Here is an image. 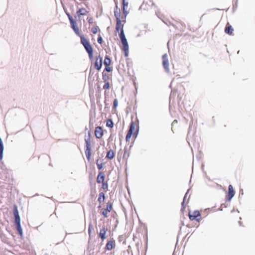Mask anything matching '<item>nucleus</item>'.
I'll use <instances>...</instances> for the list:
<instances>
[{"label": "nucleus", "instance_id": "1", "mask_svg": "<svg viewBox=\"0 0 255 255\" xmlns=\"http://www.w3.org/2000/svg\"><path fill=\"white\" fill-rule=\"evenodd\" d=\"M119 33V37L122 43L123 47H121L125 57H128L129 54V45L128 40L126 37L124 30L120 31Z\"/></svg>", "mask_w": 255, "mask_h": 255}, {"label": "nucleus", "instance_id": "2", "mask_svg": "<svg viewBox=\"0 0 255 255\" xmlns=\"http://www.w3.org/2000/svg\"><path fill=\"white\" fill-rule=\"evenodd\" d=\"M81 42L89 54L91 60L93 59V48L89 42L83 36H81Z\"/></svg>", "mask_w": 255, "mask_h": 255}, {"label": "nucleus", "instance_id": "3", "mask_svg": "<svg viewBox=\"0 0 255 255\" xmlns=\"http://www.w3.org/2000/svg\"><path fill=\"white\" fill-rule=\"evenodd\" d=\"M235 190L234 189V187L232 184H229L228 186V191H226L225 195V202H230L233 198L235 195Z\"/></svg>", "mask_w": 255, "mask_h": 255}, {"label": "nucleus", "instance_id": "4", "mask_svg": "<svg viewBox=\"0 0 255 255\" xmlns=\"http://www.w3.org/2000/svg\"><path fill=\"white\" fill-rule=\"evenodd\" d=\"M135 126V122L133 120H131L129 124V125L128 126V132L127 133L126 136V142H129L130 139L131 138L132 135L134 133V130Z\"/></svg>", "mask_w": 255, "mask_h": 255}, {"label": "nucleus", "instance_id": "5", "mask_svg": "<svg viewBox=\"0 0 255 255\" xmlns=\"http://www.w3.org/2000/svg\"><path fill=\"white\" fill-rule=\"evenodd\" d=\"M190 213L191 211L189 210L188 216L189 219L191 221H195L198 223L200 222V221H201V218H200L201 216V214L199 210H194L192 214H191Z\"/></svg>", "mask_w": 255, "mask_h": 255}, {"label": "nucleus", "instance_id": "6", "mask_svg": "<svg viewBox=\"0 0 255 255\" xmlns=\"http://www.w3.org/2000/svg\"><path fill=\"white\" fill-rule=\"evenodd\" d=\"M162 65L165 70L167 73L169 72V63L168 58V55L166 53H164L162 56Z\"/></svg>", "mask_w": 255, "mask_h": 255}, {"label": "nucleus", "instance_id": "7", "mask_svg": "<svg viewBox=\"0 0 255 255\" xmlns=\"http://www.w3.org/2000/svg\"><path fill=\"white\" fill-rule=\"evenodd\" d=\"M108 231V229L105 226H103L100 229V232L98 233V229L97 228V234H98V236L101 238L102 242H103L106 239V234Z\"/></svg>", "mask_w": 255, "mask_h": 255}, {"label": "nucleus", "instance_id": "8", "mask_svg": "<svg viewBox=\"0 0 255 255\" xmlns=\"http://www.w3.org/2000/svg\"><path fill=\"white\" fill-rule=\"evenodd\" d=\"M116 246L115 240L112 238L107 241V243L104 248L106 251H111Z\"/></svg>", "mask_w": 255, "mask_h": 255}, {"label": "nucleus", "instance_id": "9", "mask_svg": "<svg viewBox=\"0 0 255 255\" xmlns=\"http://www.w3.org/2000/svg\"><path fill=\"white\" fill-rule=\"evenodd\" d=\"M124 23H123L122 20H116L115 32L116 33L119 32L120 31L124 30Z\"/></svg>", "mask_w": 255, "mask_h": 255}, {"label": "nucleus", "instance_id": "10", "mask_svg": "<svg viewBox=\"0 0 255 255\" xmlns=\"http://www.w3.org/2000/svg\"><path fill=\"white\" fill-rule=\"evenodd\" d=\"M13 214L15 217V223L16 225H20V218L19 216L17 207L16 205L14 207Z\"/></svg>", "mask_w": 255, "mask_h": 255}, {"label": "nucleus", "instance_id": "11", "mask_svg": "<svg viewBox=\"0 0 255 255\" xmlns=\"http://www.w3.org/2000/svg\"><path fill=\"white\" fill-rule=\"evenodd\" d=\"M234 28L233 26L229 24V22L226 24L225 28V33L228 34L229 35H233L234 34Z\"/></svg>", "mask_w": 255, "mask_h": 255}, {"label": "nucleus", "instance_id": "12", "mask_svg": "<svg viewBox=\"0 0 255 255\" xmlns=\"http://www.w3.org/2000/svg\"><path fill=\"white\" fill-rule=\"evenodd\" d=\"M105 178L106 175L105 173L101 171H99L98 176H97V183L101 184V182L105 181Z\"/></svg>", "mask_w": 255, "mask_h": 255}, {"label": "nucleus", "instance_id": "13", "mask_svg": "<svg viewBox=\"0 0 255 255\" xmlns=\"http://www.w3.org/2000/svg\"><path fill=\"white\" fill-rule=\"evenodd\" d=\"M103 58L100 55H97V70L100 71L103 66Z\"/></svg>", "mask_w": 255, "mask_h": 255}, {"label": "nucleus", "instance_id": "14", "mask_svg": "<svg viewBox=\"0 0 255 255\" xmlns=\"http://www.w3.org/2000/svg\"><path fill=\"white\" fill-rule=\"evenodd\" d=\"M116 153L112 149H109L107 153L106 158L109 160H112L115 157Z\"/></svg>", "mask_w": 255, "mask_h": 255}, {"label": "nucleus", "instance_id": "15", "mask_svg": "<svg viewBox=\"0 0 255 255\" xmlns=\"http://www.w3.org/2000/svg\"><path fill=\"white\" fill-rule=\"evenodd\" d=\"M104 130L102 127L97 126V139L101 138L104 135Z\"/></svg>", "mask_w": 255, "mask_h": 255}, {"label": "nucleus", "instance_id": "16", "mask_svg": "<svg viewBox=\"0 0 255 255\" xmlns=\"http://www.w3.org/2000/svg\"><path fill=\"white\" fill-rule=\"evenodd\" d=\"M86 150L85 151V153L86 155V157L87 159L89 161L90 159V156H91V147H90V144L87 141H86Z\"/></svg>", "mask_w": 255, "mask_h": 255}, {"label": "nucleus", "instance_id": "17", "mask_svg": "<svg viewBox=\"0 0 255 255\" xmlns=\"http://www.w3.org/2000/svg\"><path fill=\"white\" fill-rule=\"evenodd\" d=\"M106 199L105 194L104 192H100L97 201L100 204L104 202Z\"/></svg>", "mask_w": 255, "mask_h": 255}, {"label": "nucleus", "instance_id": "18", "mask_svg": "<svg viewBox=\"0 0 255 255\" xmlns=\"http://www.w3.org/2000/svg\"><path fill=\"white\" fill-rule=\"evenodd\" d=\"M102 184V187H99V189L101 190L103 189L104 191L107 192L109 190V185L107 181H104L101 183Z\"/></svg>", "mask_w": 255, "mask_h": 255}, {"label": "nucleus", "instance_id": "19", "mask_svg": "<svg viewBox=\"0 0 255 255\" xmlns=\"http://www.w3.org/2000/svg\"><path fill=\"white\" fill-rule=\"evenodd\" d=\"M94 72H92L91 70L90 71L89 76V84L91 86H93L94 84Z\"/></svg>", "mask_w": 255, "mask_h": 255}, {"label": "nucleus", "instance_id": "20", "mask_svg": "<svg viewBox=\"0 0 255 255\" xmlns=\"http://www.w3.org/2000/svg\"><path fill=\"white\" fill-rule=\"evenodd\" d=\"M112 63V59L110 56L106 55L103 63L104 66L110 65Z\"/></svg>", "mask_w": 255, "mask_h": 255}, {"label": "nucleus", "instance_id": "21", "mask_svg": "<svg viewBox=\"0 0 255 255\" xmlns=\"http://www.w3.org/2000/svg\"><path fill=\"white\" fill-rule=\"evenodd\" d=\"M88 11L84 8H80L77 11V14L78 16L81 15H86L88 13Z\"/></svg>", "mask_w": 255, "mask_h": 255}, {"label": "nucleus", "instance_id": "22", "mask_svg": "<svg viewBox=\"0 0 255 255\" xmlns=\"http://www.w3.org/2000/svg\"><path fill=\"white\" fill-rule=\"evenodd\" d=\"M106 126L110 128H112L114 126V123L111 118H109L106 121Z\"/></svg>", "mask_w": 255, "mask_h": 255}, {"label": "nucleus", "instance_id": "23", "mask_svg": "<svg viewBox=\"0 0 255 255\" xmlns=\"http://www.w3.org/2000/svg\"><path fill=\"white\" fill-rule=\"evenodd\" d=\"M143 224V227L145 230L146 233L143 235V239L145 243H148L147 227L145 224Z\"/></svg>", "mask_w": 255, "mask_h": 255}, {"label": "nucleus", "instance_id": "24", "mask_svg": "<svg viewBox=\"0 0 255 255\" xmlns=\"http://www.w3.org/2000/svg\"><path fill=\"white\" fill-rule=\"evenodd\" d=\"M71 27L73 28V29L74 30L75 32L78 35H80V31L78 28V27L77 26L76 22L71 24Z\"/></svg>", "mask_w": 255, "mask_h": 255}, {"label": "nucleus", "instance_id": "25", "mask_svg": "<svg viewBox=\"0 0 255 255\" xmlns=\"http://www.w3.org/2000/svg\"><path fill=\"white\" fill-rule=\"evenodd\" d=\"M109 212L106 208H102L101 211L100 212L101 215H102L104 218L108 217V213Z\"/></svg>", "mask_w": 255, "mask_h": 255}, {"label": "nucleus", "instance_id": "26", "mask_svg": "<svg viewBox=\"0 0 255 255\" xmlns=\"http://www.w3.org/2000/svg\"><path fill=\"white\" fill-rule=\"evenodd\" d=\"M99 160V158L97 159V166L98 169L100 171L104 168V166L105 164V162H103L101 163H98Z\"/></svg>", "mask_w": 255, "mask_h": 255}, {"label": "nucleus", "instance_id": "27", "mask_svg": "<svg viewBox=\"0 0 255 255\" xmlns=\"http://www.w3.org/2000/svg\"><path fill=\"white\" fill-rule=\"evenodd\" d=\"M114 16L116 18V20L121 19V11H114Z\"/></svg>", "mask_w": 255, "mask_h": 255}, {"label": "nucleus", "instance_id": "28", "mask_svg": "<svg viewBox=\"0 0 255 255\" xmlns=\"http://www.w3.org/2000/svg\"><path fill=\"white\" fill-rule=\"evenodd\" d=\"M128 5V2L126 0H122V9H127Z\"/></svg>", "mask_w": 255, "mask_h": 255}, {"label": "nucleus", "instance_id": "29", "mask_svg": "<svg viewBox=\"0 0 255 255\" xmlns=\"http://www.w3.org/2000/svg\"><path fill=\"white\" fill-rule=\"evenodd\" d=\"M102 77L104 82L108 81V80L110 79L109 75L105 73L104 71L102 72Z\"/></svg>", "mask_w": 255, "mask_h": 255}, {"label": "nucleus", "instance_id": "30", "mask_svg": "<svg viewBox=\"0 0 255 255\" xmlns=\"http://www.w3.org/2000/svg\"><path fill=\"white\" fill-rule=\"evenodd\" d=\"M113 208V203L111 201H108L107 203L106 209L110 212L112 211Z\"/></svg>", "mask_w": 255, "mask_h": 255}, {"label": "nucleus", "instance_id": "31", "mask_svg": "<svg viewBox=\"0 0 255 255\" xmlns=\"http://www.w3.org/2000/svg\"><path fill=\"white\" fill-rule=\"evenodd\" d=\"M139 130V126H138V128L136 130L135 129V126L134 127V133L132 135L134 140L136 138L138 134Z\"/></svg>", "mask_w": 255, "mask_h": 255}, {"label": "nucleus", "instance_id": "32", "mask_svg": "<svg viewBox=\"0 0 255 255\" xmlns=\"http://www.w3.org/2000/svg\"><path fill=\"white\" fill-rule=\"evenodd\" d=\"M113 71V67L110 66V65L105 66L104 72H107L108 73L111 72Z\"/></svg>", "mask_w": 255, "mask_h": 255}, {"label": "nucleus", "instance_id": "33", "mask_svg": "<svg viewBox=\"0 0 255 255\" xmlns=\"http://www.w3.org/2000/svg\"><path fill=\"white\" fill-rule=\"evenodd\" d=\"M16 229H17V230L18 231V233L19 235L20 236H22V228L21 227V225H16Z\"/></svg>", "mask_w": 255, "mask_h": 255}, {"label": "nucleus", "instance_id": "34", "mask_svg": "<svg viewBox=\"0 0 255 255\" xmlns=\"http://www.w3.org/2000/svg\"><path fill=\"white\" fill-rule=\"evenodd\" d=\"M115 4V6L114 7V11H121L120 9L119 8L118 6V0H114Z\"/></svg>", "mask_w": 255, "mask_h": 255}, {"label": "nucleus", "instance_id": "35", "mask_svg": "<svg viewBox=\"0 0 255 255\" xmlns=\"http://www.w3.org/2000/svg\"><path fill=\"white\" fill-rule=\"evenodd\" d=\"M118 100L116 98L114 100L113 105V109H116L118 106Z\"/></svg>", "mask_w": 255, "mask_h": 255}, {"label": "nucleus", "instance_id": "36", "mask_svg": "<svg viewBox=\"0 0 255 255\" xmlns=\"http://www.w3.org/2000/svg\"><path fill=\"white\" fill-rule=\"evenodd\" d=\"M110 88V84L108 81L104 82L103 89L105 90H109Z\"/></svg>", "mask_w": 255, "mask_h": 255}, {"label": "nucleus", "instance_id": "37", "mask_svg": "<svg viewBox=\"0 0 255 255\" xmlns=\"http://www.w3.org/2000/svg\"><path fill=\"white\" fill-rule=\"evenodd\" d=\"M238 0H236L233 3V12H234L238 7Z\"/></svg>", "mask_w": 255, "mask_h": 255}, {"label": "nucleus", "instance_id": "38", "mask_svg": "<svg viewBox=\"0 0 255 255\" xmlns=\"http://www.w3.org/2000/svg\"><path fill=\"white\" fill-rule=\"evenodd\" d=\"M185 209H186L185 203H184V201H182L181 202V208L180 210L181 212L183 214L185 211Z\"/></svg>", "mask_w": 255, "mask_h": 255}, {"label": "nucleus", "instance_id": "39", "mask_svg": "<svg viewBox=\"0 0 255 255\" xmlns=\"http://www.w3.org/2000/svg\"><path fill=\"white\" fill-rule=\"evenodd\" d=\"M123 14H124V18H125V19L126 18L127 15L129 13V10H128L127 9H123Z\"/></svg>", "mask_w": 255, "mask_h": 255}, {"label": "nucleus", "instance_id": "40", "mask_svg": "<svg viewBox=\"0 0 255 255\" xmlns=\"http://www.w3.org/2000/svg\"><path fill=\"white\" fill-rule=\"evenodd\" d=\"M97 41L99 44H102L103 41V38L100 34H98Z\"/></svg>", "mask_w": 255, "mask_h": 255}, {"label": "nucleus", "instance_id": "41", "mask_svg": "<svg viewBox=\"0 0 255 255\" xmlns=\"http://www.w3.org/2000/svg\"><path fill=\"white\" fill-rule=\"evenodd\" d=\"M121 151H122V149H121L120 150V151L118 152V154H117V158L119 162H120V160L121 159V155H122V153H121Z\"/></svg>", "mask_w": 255, "mask_h": 255}, {"label": "nucleus", "instance_id": "42", "mask_svg": "<svg viewBox=\"0 0 255 255\" xmlns=\"http://www.w3.org/2000/svg\"><path fill=\"white\" fill-rule=\"evenodd\" d=\"M181 226H184V225H185V224H184V221H181ZM181 228H182V226H181V227H180V230H179V232H178V237H177V238H178L179 236L180 235V234H181Z\"/></svg>", "mask_w": 255, "mask_h": 255}, {"label": "nucleus", "instance_id": "43", "mask_svg": "<svg viewBox=\"0 0 255 255\" xmlns=\"http://www.w3.org/2000/svg\"><path fill=\"white\" fill-rule=\"evenodd\" d=\"M68 17H69L71 24L75 23V22L74 21L72 17H71L70 15H68Z\"/></svg>", "mask_w": 255, "mask_h": 255}, {"label": "nucleus", "instance_id": "44", "mask_svg": "<svg viewBox=\"0 0 255 255\" xmlns=\"http://www.w3.org/2000/svg\"><path fill=\"white\" fill-rule=\"evenodd\" d=\"M87 20L89 23H92L93 22V19L91 17H88Z\"/></svg>", "mask_w": 255, "mask_h": 255}, {"label": "nucleus", "instance_id": "45", "mask_svg": "<svg viewBox=\"0 0 255 255\" xmlns=\"http://www.w3.org/2000/svg\"><path fill=\"white\" fill-rule=\"evenodd\" d=\"M96 103H97V105H98V106L100 108V110H101V108H102V105L99 103V100H98V99L97 98Z\"/></svg>", "mask_w": 255, "mask_h": 255}, {"label": "nucleus", "instance_id": "46", "mask_svg": "<svg viewBox=\"0 0 255 255\" xmlns=\"http://www.w3.org/2000/svg\"><path fill=\"white\" fill-rule=\"evenodd\" d=\"M123 238V235L119 236V237H118V241L119 242H121L122 241Z\"/></svg>", "mask_w": 255, "mask_h": 255}, {"label": "nucleus", "instance_id": "47", "mask_svg": "<svg viewBox=\"0 0 255 255\" xmlns=\"http://www.w3.org/2000/svg\"><path fill=\"white\" fill-rule=\"evenodd\" d=\"M127 152V148H126V146L125 147V149H124V155H123V159L125 158V156H126V154Z\"/></svg>", "mask_w": 255, "mask_h": 255}, {"label": "nucleus", "instance_id": "48", "mask_svg": "<svg viewBox=\"0 0 255 255\" xmlns=\"http://www.w3.org/2000/svg\"><path fill=\"white\" fill-rule=\"evenodd\" d=\"M187 196H188V195L185 194V195H184V196L183 197V201H184V203H185V201H186V200L187 199Z\"/></svg>", "mask_w": 255, "mask_h": 255}, {"label": "nucleus", "instance_id": "49", "mask_svg": "<svg viewBox=\"0 0 255 255\" xmlns=\"http://www.w3.org/2000/svg\"><path fill=\"white\" fill-rule=\"evenodd\" d=\"M145 255H146V252H147V249H148V243H145Z\"/></svg>", "mask_w": 255, "mask_h": 255}, {"label": "nucleus", "instance_id": "50", "mask_svg": "<svg viewBox=\"0 0 255 255\" xmlns=\"http://www.w3.org/2000/svg\"><path fill=\"white\" fill-rule=\"evenodd\" d=\"M191 190V187H190L187 189V191H186V193H185V194L188 195V194L189 193V192H190Z\"/></svg>", "mask_w": 255, "mask_h": 255}, {"label": "nucleus", "instance_id": "51", "mask_svg": "<svg viewBox=\"0 0 255 255\" xmlns=\"http://www.w3.org/2000/svg\"><path fill=\"white\" fill-rule=\"evenodd\" d=\"M221 206H223L224 208H228V205L226 204V203H222L221 204Z\"/></svg>", "mask_w": 255, "mask_h": 255}, {"label": "nucleus", "instance_id": "52", "mask_svg": "<svg viewBox=\"0 0 255 255\" xmlns=\"http://www.w3.org/2000/svg\"><path fill=\"white\" fill-rule=\"evenodd\" d=\"M111 132H112L111 131ZM113 140V133H111V134L109 138V140L110 141V140Z\"/></svg>", "mask_w": 255, "mask_h": 255}, {"label": "nucleus", "instance_id": "53", "mask_svg": "<svg viewBox=\"0 0 255 255\" xmlns=\"http://www.w3.org/2000/svg\"><path fill=\"white\" fill-rule=\"evenodd\" d=\"M156 14L157 16V17L161 19V17H160V12L159 11L156 12Z\"/></svg>", "mask_w": 255, "mask_h": 255}, {"label": "nucleus", "instance_id": "54", "mask_svg": "<svg viewBox=\"0 0 255 255\" xmlns=\"http://www.w3.org/2000/svg\"><path fill=\"white\" fill-rule=\"evenodd\" d=\"M134 140H133L130 144V146H129V149L130 150V148L132 147V146H133V144H134Z\"/></svg>", "mask_w": 255, "mask_h": 255}, {"label": "nucleus", "instance_id": "55", "mask_svg": "<svg viewBox=\"0 0 255 255\" xmlns=\"http://www.w3.org/2000/svg\"><path fill=\"white\" fill-rule=\"evenodd\" d=\"M223 206H220V207L217 209V211H223Z\"/></svg>", "mask_w": 255, "mask_h": 255}, {"label": "nucleus", "instance_id": "56", "mask_svg": "<svg viewBox=\"0 0 255 255\" xmlns=\"http://www.w3.org/2000/svg\"><path fill=\"white\" fill-rule=\"evenodd\" d=\"M121 132H122V131H120V132H119V136H120V141H121V140H122V138H123V136L122 135V134H121Z\"/></svg>", "mask_w": 255, "mask_h": 255}, {"label": "nucleus", "instance_id": "57", "mask_svg": "<svg viewBox=\"0 0 255 255\" xmlns=\"http://www.w3.org/2000/svg\"><path fill=\"white\" fill-rule=\"evenodd\" d=\"M92 30L94 33H96V28H92Z\"/></svg>", "mask_w": 255, "mask_h": 255}, {"label": "nucleus", "instance_id": "58", "mask_svg": "<svg viewBox=\"0 0 255 255\" xmlns=\"http://www.w3.org/2000/svg\"><path fill=\"white\" fill-rule=\"evenodd\" d=\"M238 224H239V225H240V226H242V224H243V223H242V222L241 221H239V222H238Z\"/></svg>", "mask_w": 255, "mask_h": 255}, {"label": "nucleus", "instance_id": "59", "mask_svg": "<svg viewBox=\"0 0 255 255\" xmlns=\"http://www.w3.org/2000/svg\"><path fill=\"white\" fill-rule=\"evenodd\" d=\"M212 120H213L214 123H215V117L214 116L212 117Z\"/></svg>", "mask_w": 255, "mask_h": 255}, {"label": "nucleus", "instance_id": "60", "mask_svg": "<svg viewBox=\"0 0 255 255\" xmlns=\"http://www.w3.org/2000/svg\"><path fill=\"white\" fill-rule=\"evenodd\" d=\"M118 223H119L118 220V219H117L116 222V224L115 226V228L117 227Z\"/></svg>", "mask_w": 255, "mask_h": 255}, {"label": "nucleus", "instance_id": "61", "mask_svg": "<svg viewBox=\"0 0 255 255\" xmlns=\"http://www.w3.org/2000/svg\"><path fill=\"white\" fill-rule=\"evenodd\" d=\"M191 124H190V126H189V128L188 133L190 132V130L191 129Z\"/></svg>", "mask_w": 255, "mask_h": 255}, {"label": "nucleus", "instance_id": "62", "mask_svg": "<svg viewBox=\"0 0 255 255\" xmlns=\"http://www.w3.org/2000/svg\"><path fill=\"white\" fill-rule=\"evenodd\" d=\"M99 30L100 31V29L99 27L97 25V33L99 31Z\"/></svg>", "mask_w": 255, "mask_h": 255}, {"label": "nucleus", "instance_id": "63", "mask_svg": "<svg viewBox=\"0 0 255 255\" xmlns=\"http://www.w3.org/2000/svg\"><path fill=\"white\" fill-rule=\"evenodd\" d=\"M134 88L136 91V93L137 92V89H138V87H137V85H134Z\"/></svg>", "mask_w": 255, "mask_h": 255}, {"label": "nucleus", "instance_id": "64", "mask_svg": "<svg viewBox=\"0 0 255 255\" xmlns=\"http://www.w3.org/2000/svg\"><path fill=\"white\" fill-rule=\"evenodd\" d=\"M98 208L99 209H100L101 208H102V205H101V204L98 206Z\"/></svg>", "mask_w": 255, "mask_h": 255}]
</instances>
